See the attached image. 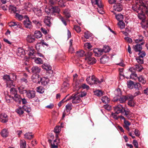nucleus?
Returning <instances> with one entry per match:
<instances>
[{
  "instance_id": "c03bdc74",
  "label": "nucleus",
  "mask_w": 148,
  "mask_h": 148,
  "mask_svg": "<svg viewBox=\"0 0 148 148\" xmlns=\"http://www.w3.org/2000/svg\"><path fill=\"white\" fill-rule=\"evenodd\" d=\"M46 77H43L41 78L40 82L41 84L43 86H45L46 84Z\"/></svg>"
},
{
  "instance_id": "58836bf2",
  "label": "nucleus",
  "mask_w": 148,
  "mask_h": 148,
  "mask_svg": "<svg viewBox=\"0 0 148 148\" xmlns=\"http://www.w3.org/2000/svg\"><path fill=\"white\" fill-rule=\"evenodd\" d=\"M48 141L50 143V144H51V147L52 148H58V146L57 145V143H56L55 142H54V141L53 143H51V142L52 140L50 139H49Z\"/></svg>"
},
{
  "instance_id": "aec40b11",
  "label": "nucleus",
  "mask_w": 148,
  "mask_h": 148,
  "mask_svg": "<svg viewBox=\"0 0 148 148\" xmlns=\"http://www.w3.org/2000/svg\"><path fill=\"white\" fill-rule=\"evenodd\" d=\"M72 105L71 103H68L66 106V110H65L66 112L68 114L70 113V111L72 109Z\"/></svg>"
},
{
  "instance_id": "6ab92c4d",
  "label": "nucleus",
  "mask_w": 148,
  "mask_h": 148,
  "mask_svg": "<svg viewBox=\"0 0 148 148\" xmlns=\"http://www.w3.org/2000/svg\"><path fill=\"white\" fill-rule=\"evenodd\" d=\"M8 132L7 129L4 128L3 129L1 132V136L3 137H6L8 135Z\"/></svg>"
},
{
  "instance_id": "6e6d98bb",
  "label": "nucleus",
  "mask_w": 148,
  "mask_h": 148,
  "mask_svg": "<svg viewBox=\"0 0 148 148\" xmlns=\"http://www.w3.org/2000/svg\"><path fill=\"white\" fill-rule=\"evenodd\" d=\"M29 55L30 56H34L33 57H32V58H34V53L35 51L34 50L30 48L29 49Z\"/></svg>"
},
{
  "instance_id": "7c9ffc66",
  "label": "nucleus",
  "mask_w": 148,
  "mask_h": 148,
  "mask_svg": "<svg viewBox=\"0 0 148 148\" xmlns=\"http://www.w3.org/2000/svg\"><path fill=\"white\" fill-rule=\"evenodd\" d=\"M16 112L19 115H21L24 113V111L22 108L18 107L16 110Z\"/></svg>"
},
{
  "instance_id": "f03ea898",
  "label": "nucleus",
  "mask_w": 148,
  "mask_h": 148,
  "mask_svg": "<svg viewBox=\"0 0 148 148\" xmlns=\"http://www.w3.org/2000/svg\"><path fill=\"white\" fill-rule=\"evenodd\" d=\"M87 83L90 85L100 84L103 82V79L102 78L100 80L96 78L94 75H92L91 77L89 76L86 79Z\"/></svg>"
},
{
  "instance_id": "2f4dec72",
  "label": "nucleus",
  "mask_w": 148,
  "mask_h": 148,
  "mask_svg": "<svg viewBox=\"0 0 148 148\" xmlns=\"http://www.w3.org/2000/svg\"><path fill=\"white\" fill-rule=\"evenodd\" d=\"M101 100L105 104L108 103L110 101L108 98L106 96L102 97L101 98Z\"/></svg>"
},
{
  "instance_id": "a18cd8bd",
  "label": "nucleus",
  "mask_w": 148,
  "mask_h": 148,
  "mask_svg": "<svg viewBox=\"0 0 148 148\" xmlns=\"http://www.w3.org/2000/svg\"><path fill=\"white\" fill-rule=\"evenodd\" d=\"M11 94L14 95V96L17 95V91L15 88H12L10 90Z\"/></svg>"
},
{
  "instance_id": "4be33fe9",
  "label": "nucleus",
  "mask_w": 148,
  "mask_h": 148,
  "mask_svg": "<svg viewBox=\"0 0 148 148\" xmlns=\"http://www.w3.org/2000/svg\"><path fill=\"white\" fill-rule=\"evenodd\" d=\"M124 127L126 128V129L128 131H130V128L129 127L130 125L131 124L130 122L128 121L125 120L124 121Z\"/></svg>"
},
{
  "instance_id": "9b49d317",
  "label": "nucleus",
  "mask_w": 148,
  "mask_h": 148,
  "mask_svg": "<svg viewBox=\"0 0 148 148\" xmlns=\"http://www.w3.org/2000/svg\"><path fill=\"white\" fill-rule=\"evenodd\" d=\"M8 116L5 114L3 113L1 114L0 116V121L5 123L8 122Z\"/></svg>"
},
{
  "instance_id": "39448f33",
  "label": "nucleus",
  "mask_w": 148,
  "mask_h": 148,
  "mask_svg": "<svg viewBox=\"0 0 148 148\" xmlns=\"http://www.w3.org/2000/svg\"><path fill=\"white\" fill-rule=\"evenodd\" d=\"M73 94L70 97L69 99H67L66 101H69V100L72 99V103L73 104H76L79 103L80 101V99L79 97L77 94L74 95Z\"/></svg>"
},
{
  "instance_id": "774afa93",
  "label": "nucleus",
  "mask_w": 148,
  "mask_h": 148,
  "mask_svg": "<svg viewBox=\"0 0 148 148\" xmlns=\"http://www.w3.org/2000/svg\"><path fill=\"white\" fill-rule=\"evenodd\" d=\"M95 94L98 96H101L102 95V93L100 90H98L95 92Z\"/></svg>"
},
{
  "instance_id": "8fccbe9b",
  "label": "nucleus",
  "mask_w": 148,
  "mask_h": 148,
  "mask_svg": "<svg viewBox=\"0 0 148 148\" xmlns=\"http://www.w3.org/2000/svg\"><path fill=\"white\" fill-rule=\"evenodd\" d=\"M134 82L132 81H130L127 83L128 87L130 89H132L133 88L134 86Z\"/></svg>"
},
{
  "instance_id": "2eb2a0df",
  "label": "nucleus",
  "mask_w": 148,
  "mask_h": 148,
  "mask_svg": "<svg viewBox=\"0 0 148 148\" xmlns=\"http://www.w3.org/2000/svg\"><path fill=\"white\" fill-rule=\"evenodd\" d=\"M35 39L34 37L32 35H28L26 37V40L29 43H32L35 41Z\"/></svg>"
},
{
  "instance_id": "bf43d9fd",
  "label": "nucleus",
  "mask_w": 148,
  "mask_h": 148,
  "mask_svg": "<svg viewBox=\"0 0 148 148\" xmlns=\"http://www.w3.org/2000/svg\"><path fill=\"white\" fill-rule=\"evenodd\" d=\"M134 87L135 88L138 90L140 88H141V84L138 82L134 84Z\"/></svg>"
},
{
  "instance_id": "0eeeda50",
  "label": "nucleus",
  "mask_w": 148,
  "mask_h": 148,
  "mask_svg": "<svg viewBox=\"0 0 148 148\" xmlns=\"http://www.w3.org/2000/svg\"><path fill=\"white\" fill-rule=\"evenodd\" d=\"M126 101V96H121L118 97H114V101L119 103H124Z\"/></svg>"
},
{
  "instance_id": "473e14b6",
  "label": "nucleus",
  "mask_w": 148,
  "mask_h": 148,
  "mask_svg": "<svg viewBox=\"0 0 148 148\" xmlns=\"http://www.w3.org/2000/svg\"><path fill=\"white\" fill-rule=\"evenodd\" d=\"M6 85L7 87L10 88L14 86V85L13 84V80H10L6 82Z\"/></svg>"
},
{
  "instance_id": "72a5a7b5",
  "label": "nucleus",
  "mask_w": 148,
  "mask_h": 148,
  "mask_svg": "<svg viewBox=\"0 0 148 148\" xmlns=\"http://www.w3.org/2000/svg\"><path fill=\"white\" fill-rule=\"evenodd\" d=\"M116 18L119 22L123 21V16L121 14H119L115 16Z\"/></svg>"
},
{
  "instance_id": "f3484780",
  "label": "nucleus",
  "mask_w": 148,
  "mask_h": 148,
  "mask_svg": "<svg viewBox=\"0 0 148 148\" xmlns=\"http://www.w3.org/2000/svg\"><path fill=\"white\" fill-rule=\"evenodd\" d=\"M86 60L87 61L88 64L90 65L95 64L97 61L96 60L94 57L89 58Z\"/></svg>"
},
{
  "instance_id": "a878e982",
  "label": "nucleus",
  "mask_w": 148,
  "mask_h": 148,
  "mask_svg": "<svg viewBox=\"0 0 148 148\" xmlns=\"http://www.w3.org/2000/svg\"><path fill=\"white\" fill-rule=\"evenodd\" d=\"M34 36L37 38H40L42 36L41 32L39 31H36L34 34Z\"/></svg>"
},
{
  "instance_id": "5fc2aeb1",
  "label": "nucleus",
  "mask_w": 148,
  "mask_h": 148,
  "mask_svg": "<svg viewBox=\"0 0 148 148\" xmlns=\"http://www.w3.org/2000/svg\"><path fill=\"white\" fill-rule=\"evenodd\" d=\"M35 62L37 64H40L42 63V60L41 59L38 58H34Z\"/></svg>"
},
{
  "instance_id": "c756f323",
  "label": "nucleus",
  "mask_w": 148,
  "mask_h": 148,
  "mask_svg": "<svg viewBox=\"0 0 148 148\" xmlns=\"http://www.w3.org/2000/svg\"><path fill=\"white\" fill-rule=\"evenodd\" d=\"M23 108V109L27 113H29L31 110V107L29 105H24Z\"/></svg>"
},
{
  "instance_id": "a19ab883",
  "label": "nucleus",
  "mask_w": 148,
  "mask_h": 148,
  "mask_svg": "<svg viewBox=\"0 0 148 148\" xmlns=\"http://www.w3.org/2000/svg\"><path fill=\"white\" fill-rule=\"evenodd\" d=\"M138 13V18L141 20H143L145 16H144V14H146V13H144V12H139Z\"/></svg>"
},
{
  "instance_id": "de8ad7c7",
  "label": "nucleus",
  "mask_w": 148,
  "mask_h": 148,
  "mask_svg": "<svg viewBox=\"0 0 148 148\" xmlns=\"http://www.w3.org/2000/svg\"><path fill=\"white\" fill-rule=\"evenodd\" d=\"M61 129L60 126H57L54 128V131L56 133H59L60 132Z\"/></svg>"
},
{
  "instance_id": "20e7f679",
  "label": "nucleus",
  "mask_w": 148,
  "mask_h": 148,
  "mask_svg": "<svg viewBox=\"0 0 148 148\" xmlns=\"http://www.w3.org/2000/svg\"><path fill=\"white\" fill-rule=\"evenodd\" d=\"M25 19L23 21L24 25L27 28L30 29L32 27V23L29 20V17L26 15H25L24 17Z\"/></svg>"
},
{
  "instance_id": "6e6552de",
  "label": "nucleus",
  "mask_w": 148,
  "mask_h": 148,
  "mask_svg": "<svg viewBox=\"0 0 148 148\" xmlns=\"http://www.w3.org/2000/svg\"><path fill=\"white\" fill-rule=\"evenodd\" d=\"M8 25L10 27H14V28L17 29L19 28L22 29L21 24L18 22L12 21L9 23Z\"/></svg>"
},
{
  "instance_id": "13d9d810",
  "label": "nucleus",
  "mask_w": 148,
  "mask_h": 148,
  "mask_svg": "<svg viewBox=\"0 0 148 148\" xmlns=\"http://www.w3.org/2000/svg\"><path fill=\"white\" fill-rule=\"evenodd\" d=\"M24 53V50L21 48H18V50L17 55L19 56H21L23 55Z\"/></svg>"
},
{
  "instance_id": "393cba45",
  "label": "nucleus",
  "mask_w": 148,
  "mask_h": 148,
  "mask_svg": "<svg viewBox=\"0 0 148 148\" xmlns=\"http://www.w3.org/2000/svg\"><path fill=\"white\" fill-rule=\"evenodd\" d=\"M33 6L32 5L29 3H25V4L24 8L27 10H30L32 8Z\"/></svg>"
},
{
  "instance_id": "37998d69",
  "label": "nucleus",
  "mask_w": 148,
  "mask_h": 148,
  "mask_svg": "<svg viewBox=\"0 0 148 148\" xmlns=\"http://www.w3.org/2000/svg\"><path fill=\"white\" fill-rule=\"evenodd\" d=\"M117 24L120 28L122 29L125 28V24L123 21L119 22Z\"/></svg>"
},
{
  "instance_id": "a211bd4d",
  "label": "nucleus",
  "mask_w": 148,
  "mask_h": 148,
  "mask_svg": "<svg viewBox=\"0 0 148 148\" xmlns=\"http://www.w3.org/2000/svg\"><path fill=\"white\" fill-rule=\"evenodd\" d=\"M21 99L22 98L18 94L14 96L13 97V101H14L16 102H18V103H21Z\"/></svg>"
},
{
  "instance_id": "7ed1b4c3",
  "label": "nucleus",
  "mask_w": 148,
  "mask_h": 148,
  "mask_svg": "<svg viewBox=\"0 0 148 148\" xmlns=\"http://www.w3.org/2000/svg\"><path fill=\"white\" fill-rule=\"evenodd\" d=\"M60 11V9L58 6H51L47 11V14H52L54 13H59Z\"/></svg>"
},
{
  "instance_id": "f257e3e1",
  "label": "nucleus",
  "mask_w": 148,
  "mask_h": 148,
  "mask_svg": "<svg viewBox=\"0 0 148 148\" xmlns=\"http://www.w3.org/2000/svg\"><path fill=\"white\" fill-rule=\"evenodd\" d=\"M132 9L136 13L139 12H140L145 13L148 10L147 7L145 4L143 3L140 5L136 4L133 5L132 7Z\"/></svg>"
},
{
  "instance_id": "dca6fc26",
  "label": "nucleus",
  "mask_w": 148,
  "mask_h": 148,
  "mask_svg": "<svg viewBox=\"0 0 148 148\" xmlns=\"http://www.w3.org/2000/svg\"><path fill=\"white\" fill-rule=\"evenodd\" d=\"M109 60V58L106 55L103 56L100 59L101 63L104 64L108 62Z\"/></svg>"
},
{
  "instance_id": "0e129e2a",
  "label": "nucleus",
  "mask_w": 148,
  "mask_h": 148,
  "mask_svg": "<svg viewBox=\"0 0 148 148\" xmlns=\"http://www.w3.org/2000/svg\"><path fill=\"white\" fill-rule=\"evenodd\" d=\"M84 46L86 49H90L92 47L91 44L88 42L85 43L84 44Z\"/></svg>"
},
{
  "instance_id": "bb28decb",
  "label": "nucleus",
  "mask_w": 148,
  "mask_h": 148,
  "mask_svg": "<svg viewBox=\"0 0 148 148\" xmlns=\"http://www.w3.org/2000/svg\"><path fill=\"white\" fill-rule=\"evenodd\" d=\"M115 94L116 95L115 97H118L122 96V92L120 88H118L116 89L115 91Z\"/></svg>"
},
{
  "instance_id": "864d4df0",
  "label": "nucleus",
  "mask_w": 148,
  "mask_h": 148,
  "mask_svg": "<svg viewBox=\"0 0 148 148\" xmlns=\"http://www.w3.org/2000/svg\"><path fill=\"white\" fill-rule=\"evenodd\" d=\"M130 79L135 80L137 79L138 77L137 74L134 73H132L130 76Z\"/></svg>"
},
{
  "instance_id": "b1692460",
  "label": "nucleus",
  "mask_w": 148,
  "mask_h": 148,
  "mask_svg": "<svg viewBox=\"0 0 148 148\" xmlns=\"http://www.w3.org/2000/svg\"><path fill=\"white\" fill-rule=\"evenodd\" d=\"M137 79H138V81L143 84H145L146 82V81L145 80L144 77L142 75L138 77Z\"/></svg>"
},
{
  "instance_id": "1a4fd4ad",
  "label": "nucleus",
  "mask_w": 148,
  "mask_h": 148,
  "mask_svg": "<svg viewBox=\"0 0 148 148\" xmlns=\"http://www.w3.org/2000/svg\"><path fill=\"white\" fill-rule=\"evenodd\" d=\"M113 9L115 11L120 12L123 8V6L120 3H115L113 6Z\"/></svg>"
},
{
  "instance_id": "e433bc0d",
  "label": "nucleus",
  "mask_w": 148,
  "mask_h": 148,
  "mask_svg": "<svg viewBox=\"0 0 148 148\" xmlns=\"http://www.w3.org/2000/svg\"><path fill=\"white\" fill-rule=\"evenodd\" d=\"M135 68L136 70L138 71H140L142 70L143 69V67L140 64H136L135 66Z\"/></svg>"
},
{
  "instance_id": "49530a36",
  "label": "nucleus",
  "mask_w": 148,
  "mask_h": 148,
  "mask_svg": "<svg viewBox=\"0 0 148 148\" xmlns=\"http://www.w3.org/2000/svg\"><path fill=\"white\" fill-rule=\"evenodd\" d=\"M92 53L90 51L87 52L86 54L85 53V56H86L85 60H86L89 58H92Z\"/></svg>"
},
{
  "instance_id": "cd10ccee",
  "label": "nucleus",
  "mask_w": 148,
  "mask_h": 148,
  "mask_svg": "<svg viewBox=\"0 0 148 148\" xmlns=\"http://www.w3.org/2000/svg\"><path fill=\"white\" fill-rule=\"evenodd\" d=\"M6 101L8 103H12L13 101V97L8 95L5 97Z\"/></svg>"
},
{
  "instance_id": "09e8293b",
  "label": "nucleus",
  "mask_w": 148,
  "mask_h": 148,
  "mask_svg": "<svg viewBox=\"0 0 148 148\" xmlns=\"http://www.w3.org/2000/svg\"><path fill=\"white\" fill-rule=\"evenodd\" d=\"M102 50L103 51V52H104V53H106L109 52L110 50V49L109 47L108 46H104L103 47Z\"/></svg>"
},
{
  "instance_id": "3c124183",
  "label": "nucleus",
  "mask_w": 148,
  "mask_h": 148,
  "mask_svg": "<svg viewBox=\"0 0 148 148\" xmlns=\"http://www.w3.org/2000/svg\"><path fill=\"white\" fill-rule=\"evenodd\" d=\"M26 146V142L24 140H21L20 142V147L21 148H25Z\"/></svg>"
},
{
  "instance_id": "338daca9",
  "label": "nucleus",
  "mask_w": 148,
  "mask_h": 148,
  "mask_svg": "<svg viewBox=\"0 0 148 148\" xmlns=\"http://www.w3.org/2000/svg\"><path fill=\"white\" fill-rule=\"evenodd\" d=\"M134 95H129L127 96H126V100H133L134 98Z\"/></svg>"
},
{
  "instance_id": "4468645a",
  "label": "nucleus",
  "mask_w": 148,
  "mask_h": 148,
  "mask_svg": "<svg viewBox=\"0 0 148 148\" xmlns=\"http://www.w3.org/2000/svg\"><path fill=\"white\" fill-rule=\"evenodd\" d=\"M93 52L95 53V56L97 57L100 56L103 53V51L102 49L99 48H95L93 50Z\"/></svg>"
},
{
  "instance_id": "4c0bfd02",
  "label": "nucleus",
  "mask_w": 148,
  "mask_h": 148,
  "mask_svg": "<svg viewBox=\"0 0 148 148\" xmlns=\"http://www.w3.org/2000/svg\"><path fill=\"white\" fill-rule=\"evenodd\" d=\"M18 89L19 91V92L21 94H25V91H27L26 90H25V87L23 86H20L18 87Z\"/></svg>"
},
{
  "instance_id": "412c9836",
  "label": "nucleus",
  "mask_w": 148,
  "mask_h": 148,
  "mask_svg": "<svg viewBox=\"0 0 148 148\" xmlns=\"http://www.w3.org/2000/svg\"><path fill=\"white\" fill-rule=\"evenodd\" d=\"M24 138L27 139L31 140L34 138V136L31 133L28 132L25 134Z\"/></svg>"
},
{
  "instance_id": "4d7b16f0",
  "label": "nucleus",
  "mask_w": 148,
  "mask_h": 148,
  "mask_svg": "<svg viewBox=\"0 0 148 148\" xmlns=\"http://www.w3.org/2000/svg\"><path fill=\"white\" fill-rule=\"evenodd\" d=\"M19 82L22 84H26L28 82V80L27 78L23 77L20 79Z\"/></svg>"
},
{
  "instance_id": "423d86ee",
  "label": "nucleus",
  "mask_w": 148,
  "mask_h": 148,
  "mask_svg": "<svg viewBox=\"0 0 148 148\" xmlns=\"http://www.w3.org/2000/svg\"><path fill=\"white\" fill-rule=\"evenodd\" d=\"M26 96L29 99H32L36 96V92L34 90H29L25 91Z\"/></svg>"
},
{
  "instance_id": "680f3d73",
  "label": "nucleus",
  "mask_w": 148,
  "mask_h": 148,
  "mask_svg": "<svg viewBox=\"0 0 148 148\" xmlns=\"http://www.w3.org/2000/svg\"><path fill=\"white\" fill-rule=\"evenodd\" d=\"M136 60L138 63L139 64H142L143 63V58L139 56L136 58Z\"/></svg>"
},
{
  "instance_id": "603ef678",
  "label": "nucleus",
  "mask_w": 148,
  "mask_h": 148,
  "mask_svg": "<svg viewBox=\"0 0 148 148\" xmlns=\"http://www.w3.org/2000/svg\"><path fill=\"white\" fill-rule=\"evenodd\" d=\"M15 18L19 20H21L23 18V16L17 13H16L15 14Z\"/></svg>"
},
{
  "instance_id": "69168bd1",
  "label": "nucleus",
  "mask_w": 148,
  "mask_h": 148,
  "mask_svg": "<svg viewBox=\"0 0 148 148\" xmlns=\"http://www.w3.org/2000/svg\"><path fill=\"white\" fill-rule=\"evenodd\" d=\"M91 36V33L89 32H86L84 33V36L86 39H88Z\"/></svg>"
},
{
  "instance_id": "ddd939ff",
  "label": "nucleus",
  "mask_w": 148,
  "mask_h": 148,
  "mask_svg": "<svg viewBox=\"0 0 148 148\" xmlns=\"http://www.w3.org/2000/svg\"><path fill=\"white\" fill-rule=\"evenodd\" d=\"M143 44V42L141 43L140 44H137L133 46V49L136 52H139L142 49V45Z\"/></svg>"
},
{
  "instance_id": "c9c22d12",
  "label": "nucleus",
  "mask_w": 148,
  "mask_h": 148,
  "mask_svg": "<svg viewBox=\"0 0 148 148\" xmlns=\"http://www.w3.org/2000/svg\"><path fill=\"white\" fill-rule=\"evenodd\" d=\"M3 79L6 82L10 80V76L8 75H5L3 76Z\"/></svg>"
},
{
  "instance_id": "f8f14e48",
  "label": "nucleus",
  "mask_w": 148,
  "mask_h": 148,
  "mask_svg": "<svg viewBox=\"0 0 148 148\" xmlns=\"http://www.w3.org/2000/svg\"><path fill=\"white\" fill-rule=\"evenodd\" d=\"M54 76V74L53 71H48L47 69V79H48L49 81H52Z\"/></svg>"
},
{
  "instance_id": "e2e57ef3",
  "label": "nucleus",
  "mask_w": 148,
  "mask_h": 148,
  "mask_svg": "<svg viewBox=\"0 0 148 148\" xmlns=\"http://www.w3.org/2000/svg\"><path fill=\"white\" fill-rule=\"evenodd\" d=\"M138 55H139L138 56L142 58H143L145 56L146 53L144 51H141L139 52Z\"/></svg>"
},
{
  "instance_id": "ea45409f",
  "label": "nucleus",
  "mask_w": 148,
  "mask_h": 148,
  "mask_svg": "<svg viewBox=\"0 0 148 148\" xmlns=\"http://www.w3.org/2000/svg\"><path fill=\"white\" fill-rule=\"evenodd\" d=\"M95 4L97 5L100 8H103V5L101 4V0H95Z\"/></svg>"
},
{
  "instance_id": "5701e85b",
  "label": "nucleus",
  "mask_w": 148,
  "mask_h": 148,
  "mask_svg": "<svg viewBox=\"0 0 148 148\" xmlns=\"http://www.w3.org/2000/svg\"><path fill=\"white\" fill-rule=\"evenodd\" d=\"M31 70L32 72L34 73H39L40 71V69L37 66H33Z\"/></svg>"
},
{
  "instance_id": "c85d7f7f",
  "label": "nucleus",
  "mask_w": 148,
  "mask_h": 148,
  "mask_svg": "<svg viewBox=\"0 0 148 148\" xmlns=\"http://www.w3.org/2000/svg\"><path fill=\"white\" fill-rule=\"evenodd\" d=\"M76 53L79 57H82L85 55V52L83 50H80L77 51Z\"/></svg>"
},
{
  "instance_id": "f704fd0d",
  "label": "nucleus",
  "mask_w": 148,
  "mask_h": 148,
  "mask_svg": "<svg viewBox=\"0 0 148 148\" xmlns=\"http://www.w3.org/2000/svg\"><path fill=\"white\" fill-rule=\"evenodd\" d=\"M45 88L42 86H39L37 88L36 91L40 93H42L44 92L45 91Z\"/></svg>"
},
{
  "instance_id": "9d476101",
  "label": "nucleus",
  "mask_w": 148,
  "mask_h": 148,
  "mask_svg": "<svg viewBox=\"0 0 148 148\" xmlns=\"http://www.w3.org/2000/svg\"><path fill=\"white\" fill-rule=\"evenodd\" d=\"M114 110L116 113L117 114L119 113L123 114V111L124 108L122 106L120 105L119 104L118 105L115 106L114 107Z\"/></svg>"
},
{
  "instance_id": "79ce46f5",
  "label": "nucleus",
  "mask_w": 148,
  "mask_h": 148,
  "mask_svg": "<svg viewBox=\"0 0 148 148\" xmlns=\"http://www.w3.org/2000/svg\"><path fill=\"white\" fill-rule=\"evenodd\" d=\"M125 112L124 115L126 117H127L128 119H130V112L128 110H126L125 109H124L123 111V113L124 112Z\"/></svg>"
},
{
  "instance_id": "052dcab7",
  "label": "nucleus",
  "mask_w": 148,
  "mask_h": 148,
  "mask_svg": "<svg viewBox=\"0 0 148 148\" xmlns=\"http://www.w3.org/2000/svg\"><path fill=\"white\" fill-rule=\"evenodd\" d=\"M64 1V0H59L58 1V4L60 7L63 8L65 6L64 5L65 3Z\"/></svg>"
}]
</instances>
